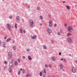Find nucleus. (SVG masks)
Instances as JSON below:
<instances>
[{
	"mask_svg": "<svg viewBox=\"0 0 77 77\" xmlns=\"http://www.w3.org/2000/svg\"><path fill=\"white\" fill-rule=\"evenodd\" d=\"M37 10L38 11H40L41 10V9H40V8L39 7H37Z\"/></svg>",
	"mask_w": 77,
	"mask_h": 77,
	"instance_id": "393cba45",
	"label": "nucleus"
},
{
	"mask_svg": "<svg viewBox=\"0 0 77 77\" xmlns=\"http://www.w3.org/2000/svg\"><path fill=\"white\" fill-rule=\"evenodd\" d=\"M20 73H21V71H20V70H19L18 72V74L19 75H20Z\"/></svg>",
	"mask_w": 77,
	"mask_h": 77,
	"instance_id": "cd10ccee",
	"label": "nucleus"
},
{
	"mask_svg": "<svg viewBox=\"0 0 77 77\" xmlns=\"http://www.w3.org/2000/svg\"><path fill=\"white\" fill-rule=\"evenodd\" d=\"M31 38H32V39H35L36 38V35H34L33 37V36L31 35Z\"/></svg>",
	"mask_w": 77,
	"mask_h": 77,
	"instance_id": "6e6552de",
	"label": "nucleus"
},
{
	"mask_svg": "<svg viewBox=\"0 0 77 77\" xmlns=\"http://www.w3.org/2000/svg\"><path fill=\"white\" fill-rule=\"evenodd\" d=\"M33 25H34L33 23L31 24L30 25V26L31 27H32L33 26Z\"/></svg>",
	"mask_w": 77,
	"mask_h": 77,
	"instance_id": "4be33fe9",
	"label": "nucleus"
},
{
	"mask_svg": "<svg viewBox=\"0 0 77 77\" xmlns=\"http://www.w3.org/2000/svg\"><path fill=\"white\" fill-rule=\"evenodd\" d=\"M14 42H15V41H13V43H14Z\"/></svg>",
	"mask_w": 77,
	"mask_h": 77,
	"instance_id": "6e6d98bb",
	"label": "nucleus"
},
{
	"mask_svg": "<svg viewBox=\"0 0 77 77\" xmlns=\"http://www.w3.org/2000/svg\"><path fill=\"white\" fill-rule=\"evenodd\" d=\"M30 22L31 23V24H33V22L32 20H30Z\"/></svg>",
	"mask_w": 77,
	"mask_h": 77,
	"instance_id": "5701e85b",
	"label": "nucleus"
},
{
	"mask_svg": "<svg viewBox=\"0 0 77 77\" xmlns=\"http://www.w3.org/2000/svg\"><path fill=\"white\" fill-rule=\"evenodd\" d=\"M11 40V38H9L8 39H7V42H9Z\"/></svg>",
	"mask_w": 77,
	"mask_h": 77,
	"instance_id": "f3484780",
	"label": "nucleus"
},
{
	"mask_svg": "<svg viewBox=\"0 0 77 77\" xmlns=\"http://www.w3.org/2000/svg\"><path fill=\"white\" fill-rule=\"evenodd\" d=\"M75 62H76V63H77V60H75Z\"/></svg>",
	"mask_w": 77,
	"mask_h": 77,
	"instance_id": "052dcab7",
	"label": "nucleus"
},
{
	"mask_svg": "<svg viewBox=\"0 0 77 77\" xmlns=\"http://www.w3.org/2000/svg\"><path fill=\"white\" fill-rule=\"evenodd\" d=\"M59 55H61V53L60 52L59 53Z\"/></svg>",
	"mask_w": 77,
	"mask_h": 77,
	"instance_id": "49530a36",
	"label": "nucleus"
},
{
	"mask_svg": "<svg viewBox=\"0 0 77 77\" xmlns=\"http://www.w3.org/2000/svg\"><path fill=\"white\" fill-rule=\"evenodd\" d=\"M7 27L8 29H9L10 30H11V25H10L9 23L7 24Z\"/></svg>",
	"mask_w": 77,
	"mask_h": 77,
	"instance_id": "39448f33",
	"label": "nucleus"
},
{
	"mask_svg": "<svg viewBox=\"0 0 77 77\" xmlns=\"http://www.w3.org/2000/svg\"><path fill=\"white\" fill-rule=\"evenodd\" d=\"M59 66L60 68L61 69H63V66H62V65L61 64H60L59 65Z\"/></svg>",
	"mask_w": 77,
	"mask_h": 77,
	"instance_id": "ddd939ff",
	"label": "nucleus"
},
{
	"mask_svg": "<svg viewBox=\"0 0 77 77\" xmlns=\"http://www.w3.org/2000/svg\"><path fill=\"white\" fill-rule=\"evenodd\" d=\"M63 3H65V1H63Z\"/></svg>",
	"mask_w": 77,
	"mask_h": 77,
	"instance_id": "680f3d73",
	"label": "nucleus"
},
{
	"mask_svg": "<svg viewBox=\"0 0 77 77\" xmlns=\"http://www.w3.org/2000/svg\"><path fill=\"white\" fill-rule=\"evenodd\" d=\"M3 44L4 45H6V44H5V42H3Z\"/></svg>",
	"mask_w": 77,
	"mask_h": 77,
	"instance_id": "ea45409f",
	"label": "nucleus"
},
{
	"mask_svg": "<svg viewBox=\"0 0 77 77\" xmlns=\"http://www.w3.org/2000/svg\"><path fill=\"white\" fill-rule=\"evenodd\" d=\"M70 35H72V34H71L70 33H68V34L67 35V36L68 37L69 36H70Z\"/></svg>",
	"mask_w": 77,
	"mask_h": 77,
	"instance_id": "4468645a",
	"label": "nucleus"
},
{
	"mask_svg": "<svg viewBox=\"0 0 77 77\" xmlns=\"http://www.w3.org/2000/svg\"><path fill=\"white\" fill-rule=\"evenodd\" d=\"M60 32L61 33H62V32H63V31L62 30H60Z\"/></svg>",
	"mask_w": 77,
	"mask_h": 77,
	"instance_id": "4c0bfd02",
	"label": "nucleus"
},
{
	"mask_svg": "<svg viewBox=\"0 0 77 77\" xmlns=\"http://www.w3.org/2000/svg\"><path fill=\"white\" fill-rule=\"evenodd\" d=\"M57 25L56 24H55L54 25L55 27H56V26Z\"/></svg>",
	"mask_w": 77,
	"mask_h": 77,
	"instance_id": "09e8293b",
	"label": "nucleus"
},
{
	"mask_svg": "<svg viewBox=\"0 0 77 77\" xmlns=\"http://www.w3.org/2000/svg\"><path fill=\"white\" fill-rule=\"evenodd\" d=\"M52 77H54V75H52Z\"/></svg>",
	"mask_w": 77,
	"mask_h": 77,
	"instance_id": "864d4df0",
	"label": "nucleus"
},
{
	"mask_svg": "<svg viewBox=\"0 0 77 77\" xmlns=\"http://www.w3.org/2000/svg\"><path fill=\"white\" fill-rule=\"evenodd\" d=\"M29 51H30V49H27V51L28 52H29Z\"/></svg>",
	"mask_w": 77,
	"mask_h": 77,
	"instance_id": "79ce46f5",
	"label": "nucleus"
},
{
	"mask_svg": "<svg viewBox=\"0 0 77 77\" xmlns=\"http://www.w3.org/2000/svg\"><path fill=\"white\" fill-rule=\"evenodd\" d=\"M14 64L16 66H18V63L17 61H15Z\"/></svg>",
	"mask_w": 77,
	"mask_h": 77,
	"instance_id": "2eb2a0df",
	"label": "nucleus"
},
{
	"mask_svg": "<svg viewBox=\"0 0 77 77\" xmlns=\"http://www.w3.org/2000/svg\"><path fill=\"white\" fill-rule=\"evenodd\" d=\"M3 1H4V0H2Z\"/></svg>",
	"mask_w": 77,
	"mask_h": 77,
	"instance_id": "774afa93",
	"label": "nucleus"
},
{
	"mask_svg": "<svg viewBox=\"0 0 77 77\" xmlns=\"http://www.w3.org/2000/svg\"><path fill=\"white\" fill-rule=\"evenodd\" d=\"M66 40L69 43H72V40L71 38H68Z\"/></svg>",
	"mask_w": 77,
	"mask_h": 77,
	"instance_id": "f03ea898",
	"label": "nucleus"
},
{
	"mask_svg": "<svg viewBox=\"0 0 77 77\" xmlns=\"http://www.w3.org/2000/svg\"><path fill=\"white\" fill-rule=\"evenodd\" d=\"M29 8H30L29 7Z\"/></svg>",
	"mask_w": 77,
	"mask_h": 77,
	"instance_id": "338daca9",
	"label": "nucleus"
},
{
	"mask_svg": "<svg viewBox=\"0 0 77 77\" xmlns=\"http://www.w3.org/2000/svg\"><path fill=\"white\" fill-rule=\"evenodd\" d=\"M26 77H30V75L29 74H28L26 75Z\"/></svg>",
	"mask_w": 77,
	"mask_h": 77,
	"instance_id": "412c9836",
	"label": "nucleus"
},
{
	"mask_svg": "<svg viewBox=\"0 0 77 77\" xmlns=\"http://www.w3.org/2000/svg\"><path fill=\"white\" fill-rule=\"evenodd\" d=\"M9 65L10 66H11V67H14V65L13 64V63H9Z\"/></svg>",
	"mask_w": 77,
	"mask_h": 77,
	"instance_id": "0eeeda50",
	"label": "nucleus"
},
{
	"mask_svg": "<svg viewBox=\"0 0 77 77\" xmlns=\"http://www.w3.org/2000/svg\"><path fill=\"white\" fill-rule=\"evenodd\" d=\"M4 68H5V69H6V67L5 66L4 67Z\"/></svg>",
	"mask_w": 77,
	"mask_h": 77,
	"instance_id": "0e129e2a",
	"label": "nucleus"
},
{
	"mask_svg": "<svg viewBox=\"0 0 77 77\" xmlns=\"http://www.w3.org/2000/svg\"><path fill=\"white\" fill-rule=\"evenodd\" d=\"M43 77H45V75H43Z\"/></svg>",
	"mask_w": 77,
	"mask_h": 77,
	"instance_id": "8fccbe9b",
	"label": "nucleus"
},
{
	"mask_svg": "<svg viewBox=\"0 0 77 77\" xmlns=\"http://www.w3.org/2000/svg\"><path fill=\"white\" fill-rule=\"evenodd\" d=\"M15 28H16V29H17V23H15Z\"/></svg>",
	"mask_w": 77,
	"mask_h": 77,
	"instance_id": "7c9ffc66",
	"label": "nucleus"
},
{
	"mask_svg": "<svg viewBox=\"0 0 77 77\" xmlns=\"http://www.w3.org/2000/svg\"><path fill=\"white\" fill-rule=\"evenodd\" d=\"M40 18L41 20H42V19H43V17H42V16H40Z\"/></svg>",
	"mask_w": 77,
	"mask_h": 77,
	"instance_id": "2f4dec72",
	"label": "nucleus"
},
{
	"mask_svg": "<svg viewBox=\"0 0 77 77\" xmlns=\"http://www.w3.org/2000/svg\"><path fill=\"white\" fill-rule=\"evenodd\" d=\"M57 35H58L60 36V32H57Z\"/></svg>",
	"mask_w": 77,
	"mask_h": 77,
	"instance_id": "473e14b6",
	"label": "nucleus"
},
{
	"mask_svg": "<svg viewBox=\"0 0 77 77\" xmlns=\"http://www.w3.org/2000/svg\"><path fill=\"white\" fill-rule=\"evenodd\" d=\"M66 7L67 8V9H68V10H69L70 8L69 6L66 5Z\"/></svg>",
	"mask_w": 77,
	"mask_h": 77,
	"instance_id": "dca6fc26",
	"label": "nucleus"
},
{
	"mask_svg": "<svg viewBox=\"0 0 77 77\" xmlns=\"http://www.w3.org/2000/svg\"><path fill=\"white\" fill-rule=\"evenodd\" d=\"M22 58L23 59H26V57L24 56H23Z\"/></svg>",
	"mask_w": 77,
	"mask_h": 77,
	"instance_id": "e433bc0d",
	"label": "nucleus"
},
{
	"mask_svg": "<svg viewBox=\"0 0 77 77\" xmlns=\"http://www.w3.org/2000/svg\"><path fill=\"white\" fill-rule=\"evenodd\" d=\"M61 60H63V59L61 58Z\"/></svg>",
	"mask_w": 77,
	"mask_h": 77,
	"instance_id": "bf43d9fd",
	"label": "nucleus"
},
{
	"mask_svg": "<svg viewBox=\"0 0 77 77\" xmlns=\"http://www.w3.org/2000/svg\"><path fill=\"white\" fill-rule=\"evenodd\" d=\"M20 30L21 33H23V30H22V29H21V28L20 29Z\"/></svg>",
	"mask_w": 77,
	"mask_h": 77,
	"instance_id": "b1692460",
	"label": "nucleus"
},
{
	"mask_svg": "<svg viewBox=\"0 0 77 77\" xmlns=\"http://www.w3.org/2000/svg\"><path fill=\"white\" fill-rule=\"evenodd\" d=\"M25 70L24 69H23L22 71L23 73H25Z\"/></svg>",
	"mask_w": 77,
	"mask_h": 77,
	"instance_id": "bb28decb",
	"label": "nucleus"
},
{
	"mask_svg": "<svg viewBox=\"0 0 77 77\" xmlns=\"http://www.w3.org/2000/svg\"><path fill=\"white\" fill-rule=\"evenodd\" d=\"M68 30L69 32H72L73 31V29H72V27L70 26H69L68 27Z\"/></svg>",
	"mask_w": 77,
	"mask_h": 77,
	"instance_id": "f257e3e1",
	"label": "nucleus"
},
{
	"mask_svg": "<svg viewBox=\"0 0 77 77\" xmlns=\"http://www.w3.org/2000/svg\"><path fill=\"white\" fill-rule=\"evenodd\" d=\"M45 67H47L48 66V65H47V64H45Z\"/></svg>",
	"mask_w": 77,
	"mask_h": 77,
	"instance_id": "58836bf2",
	"label": "nucleus"
},
{
	"mask_svg": "<svg viewBox=\"0 0 77 77\" xmlns=\"http://www.w3.org/2000/svg\"><path fill=\"white\" fill-rule=\"evenodd\" d=\"M42 72L43 73L44 72L45 74H46V70H45V69H44V70H43L42 71Z\"/></svg>",
	"mask_w": 77,
	"mask_h": 77,
	"instance_id": "f8f14e48",
	"label": "nucleus"
},
{
	"mask_svg": "<svg viewBox=\"0 0 77 77\" xmlns=\"http://www.w3.org/2000/svg\"><path fill=\"white\" fill-rule=\"evenodd\" d=\"M1 44H2V42L0 40V45H1Z\"/></svg>",
	"mask_w": 77,
	"mask_h": 77,
	"instance_id": "de8ad7c7",
	"label": "nucleus"
},
{
	"mask_svg": "<svg viewBox=\"0 0 77 77\" xmlns=\"http://www.w3.org/2000/svg\"><path fill=\"white\" fill-rule=\"evenodd\" d=\"M5 39H6V37H5Z\"/></svg>",
	"mask_w": 77,
	"mask_h": 77,
	"instance_id": "e2e57ef3",
	"label": "nucleus"
},
{
	"mask_svg": "<svg viewBox=\"0 0 77 77\" xmlns=\"http://www.w3.org/2000/svg\"><path fill=\"white\" fill-rule=\"evenodd\" d=\"M16 20H17V21H18V20H20V17L18 16H17L16 17Z\"/></svg>",
	"mask_w": 77,
	"mask_h": 77,
	"instance_id": "6ab92c4d",
	"label": "nucleus"
},
{
	"mask_svg": "<svg viewBox=\"0 0 77 77\" xmlns=\"http://www.w3.org/2000/svg\"><path fill=\"white\" fill-rule=\"evenodd\" d=\"M67 26V25L66 24H64V26L66 27V26Z\"/></svg>",
	"mask_w": 77,
	"mask_h": 77,
	"instance_id": "a18cd8bd",
	"label": "nucleus"
},
{
	"mask_svg": "<svg viewBox=\"0 0 77 77\" xmlns=\"http://www.w3.org/2000/svg\"><path fill=\"white\" fill-rule=\"evenodd\" d=\"M13 48L14 50H16V47L14 46L13 47Z\"/></svg>",
	"mask_w": 77,
	"mask_h": 77,
	"instance_id": "a878e982",
	"label": "nucleus"
},
{
	"mask_svg": "<svg viewBox=\"0 0 77 77\" xmlns=\"http://www.w3.org/2000/svg\"><path fill=\"white\" fill-rule=\"evenodd\" d=\"M4 63L5 64H6L7 63V62L6 61H4Z\"/></svg>",
	"mask_w": 77,
	"mask_h": 77,
	"instance_id": "f704fd0d",
	"label": "nucleus"
},
{
	"mask_svg": "<svg viewBox=\"0 0 77 77\" xmlns=\"http://www.w3.org/2000/svg\"><path fill=\"white\" fill-rule=\"evenodd\" d=\"M49 26L50 27H51L52 26L53 24H52V23H53V21L51 20H50L49 21Z\"/></svg>",
	"mask_w": 77,
	"mask_h": 77,
	"instance_id": "20e7f679",
	"label": "nucleus"
},
{
	"mask_svg": "<svg viewBox=\"0 0 77 77\" xmlns=\"http://www.w3.org/2000/svg\"><path fill=\"white\" fill-rule=\"evenodd\" d=\"M48 77H51V76L50 75H48Z\"/></svg>",
	"mask_w": 77,
	"mask_h": 77,
	"instance_id": "603ef678",
	"label": "nucleus"
},
{
	"mask_svg": "<svg viewBox=\"0 0 77 77\" xmlns=\"http://www.w3.org/2000/svg\"><path fill=\"white\" fill-rule=\"evenodd\" d=\"M28 58L29 59V60H32V58H31V57L30 56H29L28 57Z\"/></svg>",
	"mask_w": 77,
	"mask_h": 77,
	"instance_id": "a211bd4d",
	"label": "nucleus"
},
{
	"mask_svg": "<svg viewBox=\"0 0 77 77\" xmlns=\"http://www.w3.org/2000/svg\"><path fill=\"white\" fill-rule=\"evenodd\" d=\"M8 54L9 57H11V56H12V53L11 52L8 53Z\"/></svg>",
	"mask_w": 77,
	"mask_h": 77,
	"instance_id": "9b49d317",
	"label": "nucleus"
},
{
	"mask_svg": "<svg viewBox=\"0 0 77 77\" xmlns=\"http://www.w3.org/2000/svg\"><path fill=\"white\" fill-rule=\"evenodd\" d=\"M23 70V69L22 68L20 69V71H22Z\"/></svg>",
	"mask_w": 77,
	"mask_h": 77,
	"instance_id": "4d7b16f0",
	"label": "nucleus"
},
{
	"mask_svg": "<svg viewBox=\"0 0 77 77\" xmlns=\"http://www.w3.org/2000/svg\"><path fill=\"white\" fill-rule=\"evenodd\" d=\"M8 70L10 72H12V68H11V67L9 68Z\"/></svg>",
	"mask_w": 77,
	"mask_h": 77,
	"instance_id": "9d476101",
	"label": "nucleus"
},
{
	"mask_svg": "<svg viewBox=\"0 0 77 77\" xmlns=\"http://www.w3.org/2000/svg\"><path fill=\"white\" fill-rule=\"evenodd\" d=\"M49 18H51V14H49Z\"/></svg>",
	"mask_w": 77,
	"mask_h": 77,
	"instance_id": "a19ab883",
	"label": "nucleus"
},
{
	"mask_svg": "<svg viewBox=\"0 0 77 77\" xmlns=\"http://www.w3.org/2000/svg\"><path fill=\"white\" fill-rule=\"evenodd\" d=\"M18 62H19V63L20 62V58L18 59Z\"/></svg>",
	"mask_w": 77,
	"mask_h": 77,
	"instance_id": "c9c22d12",
	"label": "nucleus"
},
{
	"mask_svg": "<svg viewBox=\"0 0 77 77\" xmlns=\"http://www.w3.org/2000/svg\"><path fill=\"white\" fill-rule=\"evenodd\" d=\"M43 47L44 50H46V49H47V47H46L45 45L43 46Z\"/></svg>",
	"mask_w": 77,
	"mask_h": 77,
	"instance_id": "aec40b11",
	"label": "nucleus"
},
{
	"mask_svg": "<svg viewBox=\"0 0 77 77\" xmlns=\"http://www.w3.org/2000/svg\"><path fill=\"white\" fill-rule=\"evenodd\" d=\"M75 71H76L75 68L74 67L72 68V72L73 73H75Z\"/></svg>",
	"mask_w": 77,
	"mask_h": 77,
	"instance_id": "7ed1b4c3",
	"label": "nucleus"
},
{
	"mask_svg": "<svg viewBox=\"0 0 77 77\" xmlns=\"http://www.w3.org/2000/svg\"><path fill=\"white\" fill-rule=\"evenodd\" d=\"M14 59H13L12 60H11V62L12 63H13V62H14Z\"/></svg>",
	"mask_w": 77,
	"mask_h": 77,
	"instance_id": "72a5a7b5",
	"label": "nucleus"
},
{
	"mask_svg": "<svg viewBox=\"0 0 77 77\" xmlns=\"http://www.w3.org/2000/svg\"><path fill=\"white\" fill-rule=\"evenodd\" d=\"M23 33H26V31H25V30H23Z\"/></svg>",
	"mask_w": 77,
	"mask_h": 77,
	"instance_id": "c03bdc74",
	"label": "nucleus"
},
{
	"mask_svg": "<svg viewBox=\"0 0 77 77\" xmlns=\"http://www.w3.org/2000/svg\"><path fill=\"white\" fill-rule=\"evenodd\" d=\"M39 75L40 76H42V72H40L39 73Z\"/></svg>",
	"mask_w": 77,
	"mask_h": 77,
	"instance_id": "c85d7f7f",
	"label": "nucleus"
},
{
	"mask_svg": "<svg viewBox=\"0 0 77 77\" xmlns=\"http://www.w3.org/2000/svg\"><path fill=\"white\" fill-rule=\"evenodd\" d=\"M51 60L52 61H55L56 60V58L54 57H53L51 58Z\"/></svg>",
	"mask_w": 77,
	"mask_h": 77,
	"instance_id": "1a4fd4ad",
	"label": "nucleus"
},
{
	"mask_svg": "<svg viewBox=\"0 0 77 77\" xmlns=\"http://www.w3.org/2000/svg\"><path fill=\"white\" fill-rule=\"evenodd\" d=\"M40 25L41 26H42V23H40Z\"/></svg>",
	"mask_w": 77,
	"mask_h": 77,
	"instance_id": "5fc2aeb1",
	"label": "nucleus"
},
{
	"mask_svg": "<svg viewBox=\"0 0 77 77\" xmlns=\"http://www.w3.org/2000/svg\"><path fill=\"white\" fill-rule=\"evenodd\" d=\"M69 56H71V54H69Z\"/></svg>",
	"mask_w": 77,
	"mask_h": 77,
	"instance_id": "13d9d810",
	"label": "nucleus"
},
{
	"mask_svg": "<svg viewBox=\"0 0 77 77\" xmlns=\"http://www.w3.org/2000/svg\"><path fill=\"white\" fill-rule=\"evenodd\" d=\"M3 47H4V48H6V46H5V45H3Z\"/></svg>",
	"mask_w": 77,
	"mask_h": 77,
	"instance_id": "3c124183",
	"label": "nucleus"
},
{
	"mask_svg": "<svg viewBox=\"0 0 77 77\" xmlns=\"http://www.w3.org/2000/svg\"><path fill=\"white\" fill-rule=\"evenodd\" d=\"M9 18L10 19H12V16H10Z\"/></svg>",
	"mask_w": 77,
	"mask_h": 77,
	"instance_id": "37998d69",
	"label": "nucleus"
},
{
	"mask_svg": "<svg viewBox=\"0 0 77 77\" xmlns=\"http://www.w3.org/2000/svg\"><path fill=\"white\" fill-rule=\"evenodd\" d=\"M1 69L0 68V70H1Z\"/></svg>",
	"mask_w": 77,
	"mask_h": 77,
	"instance_id": "69168bd1",
	"label": "nucleus"
},
{
	"mask_svg": "<svg viewBox=\"0 0 77 77\" xmlns=\"http://www.w3.org/2000/svg\"><path fill=\"white\" fill-rule=\"evenodd\" d=\"M49 67L50 68H51L52 67V65L50 64L49 65Z\"/></svg>",
	"mask_w": 77,
	"mask_h": 77,
	"instance_id": "c756f323",
	"label": "nucleus"
},
{
	"mask_svg": "<svg viewBox=\"0 0 77 77\" xmlns=\"http://www.w3.org/2000/svg\"><path fill=\"white\" fill-rule=\"evenodd\" d=\"M47 31L49 33H51V30L50 29H47Z\"/></svg>",
	"mask_w": 77,
	"mask_h": 77,
	"instance_id": "423d86ee",
	"label": "nucleus"
}]
</instances>
